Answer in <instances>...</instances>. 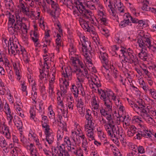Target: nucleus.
I'll return each instance as SVG.
<instances>
[{
    "label": "nucleus",
    "instance_id": "obj_19",
    "mask_svg": "<svg viewBox=\"0 0 156 156\" xmlns=\"http://www.w3.org/2000/svg\"><path fill=\"white\" fill-rule=\"evenodd\" d=\"M99 104L100 102L98 97L94 95H93L90 100V104L92 110L94 112V115L96 114L97 115V112H96L95 113L94 110L98 111L100 107Z\"/></svg>",
    "mask_w": 156,
    "mask_h": 156
},
{
    "label": "nucleus",
    "instance_id": "obj_47",
    "mask_svg": "<svg viewBox=\"0 0 156 156\" xmlns=\"http://www.w3.org/2000/svg\"><path fill=\"white\" fill-rule=\"evenodd\" d=\"M48 114L49 117L51 119H53L55 117V113L53 110V106L52 105H50L48 108Z\"/></svg>",
    "mask_w": 156,
    "mask_h": 156
},
{
    "label": "nucleus",
    "instance_id": "obj_20",
    "mask_svg": "<svg viewBox=\"0 0 156 156\" xmlns=\"http://www.w3.org/2000/svg\"><path fill=\"white\" fill-rule=\"evenodd\" d=\"M64 84V85L60 84V91H58L57 93V101L62 100L61 97L64 98L66 96L68 89V87H67L68 84L66 82H65Z\"/></svg>",
    "mask_w": 156,
    "mask_h": 156
},
{
    "label": "nucleus",
    "instance_id": "obj_17",
    "mask_svg": "<svg viewBox=\"0 0 156 156\" xmlns=\"http://www.w3.org/2000/svg\"><path fill=\"white\" fill-rule=\"evenodd\" d=\"M51 149L53 152L58 154V156H70L68 151L66 150L64 144L58 145L56 147H53Z\"/></svg>",
    "mask_w": 156,
    "mask_h": 156
},
{
    "label": "nucleus",
    "instance_id": "obj_30",
    "mask_svg": "<svg viewBox=\"0 0 156 156\" xmlns=\"http://www.w3.org/2000/svg\"><path fill=\"white\" fill-rule=\"evenodd\" d=\"M101 69L102 73L103 74L105 78L108 80H110V76L109 74L110 71L109 67L107 65H103Z\"/></svg>",
    "mask_w": 156,
    "mask_h": 156
},
{
    "label": "nucleus",
    "instance_id": "obj_8",
    "mask_svg": "<svg viewBox=\"0 0 156 156\" xmlns=\"http://www.w3.org/2000/svg\"><path fill=\"white\" fill-rule=\"evenodd\" d=\"M48 66L46 64L44 65L43 70L42 72L40 71V74L39 76L38 86L39 89L42 95H44L45 99L47 98V95L44 94L46 93L45 87L44 84L47 83L48 81Z\"/></svg>",
    "mask_w": 156,
    "mask_h": 156
},
{
    "label": "nucleus",
    "instance_id": "obj_26",
    "mask_svg": "<svg viewBox=\"0 0 156 156\" xmlns=\"http://www.w3.org/2000/svg\"><path fill=\"white\" fill-rule=\"evenodd\" d=\"M123 129L122 127H118V134L121 143L123 145L126 144V140L125 138V136L123 132Z\"/></svg>",
    "mask_w": 156,
    "mask_h": 156
},
{
    "label": "nucleus",
    "instance_id": "obj_2",
    "mask_svg": "<svg viewBox=\"0 0 156 156\" xmlns=\"http://www.w3.org/2000/svg\"><path fill=\"white\" fill-rule=\"evenodd\" d=\"M21 10H17L15 12L16 21L11 17L9 19L8 30L9 33L12 35V37L15 36L17 37L20 31L23 32H27V26L22 22L23 18L21 14Z\"/></svg>",
    "mask_w": 156,
    "mask_h": 156
},
{
    "label": "nucleus",
    "instance_id": "obj_11",
    "mask_svg": "<svg viewBox=\"0 0 156 156\" xmlns=\"http://www.w3.org/2000/svg\"><path fill=\"white\" fill-rule=\"evenodd\" d=\"M87 79L89 81H91V83L90 84V87L91 89H93V90L96 92L97 90L98 93L99 94V90H102L99 87L101 86V83L100 81L97 76L92 73L88 74L87 70Z\"/></svg>",
    "mask_w": 156,
    "mask_h": 156
},
{
    "label": "nucleus",
    "instance_id": "obj_53",
    "mask_svg": "<svg viewBox=\"0 0 156 156\" xmlns=\"http://www.w3.org/2000/svg\"><path fill=\"white\" fill-rule=\"evenodd\" d=\"M2 47L3 48L5 49L7 48L8 49L10 45V44L9 43V41L6 38L4 37H2Z\"/></svg>",
    "mask_w": 156,
    "mask_h": 156
},
{
    "label": "nucleus",
    "instance_id": "obj_16",
    "mask_svg": "<svg viewBox=\"0 0 156 156\" xmlns=\"http://www.w3.org/2000/svg\"><path fill=\"white\" fill-rule=\"evenodd\" d=\"M101 116L98 118V120L100 123L101 125H104V128L106 131V129H108L109 127H111L112 128V126H116L115 125V120L112 118V115H111V119L108 120L106 119L108 121L107 123L106 119L104 118V117L101 114Z\"/></svg>",
    "mask_w": 156,
    "mask_h": 156
},
{
    "label": "nucleus",
    "instance_id": "obj_46",
    "mask_svg": "<svg viewBox=\"0 0 156 156\" xmlns=\"http://www.w3.org/2000/svg\"><path fill=\"white\" fill-rule=\"evenodd\" d=\"M5 6L7 9L9 10L14 9V5L12 2V0H5Z\"/></svg>",
    "mask_w": 156,
    "mask_h": 156
},
{
    "label": "nucleus",
    "instance_id": "obj_45",
    "mask_svg": "<svg viewBox=\"0 0 156 156\" xmlns=\"http://www.w3.org/2000/svg\"><path fill=\"white\" fill-rule=\"evenodd\" d=\"M112 5H115L116 7L114 9H112V10H116L117 9L118 10H124L125 7L123 5L122 3L120 1V0H118V2L115 3Z\"/></svg>",
    "mask_w": 156,
    "mask_h": 156
},
{
    "label": "nucleus",
    "instance_id": "obj_18",
    "mask_svg": "<svg viewBox=\"0 0 156 156\" xmlns=\"http://www.w3.org/2000/svg\"><path fill=\"white\" fill-rule=\"evenodd\" d=\"M76 107L78 112L81 116L83 117L85 115V105L84 102L81 98H77L76 100Z\"/></svg>",
    "mask_w": 156,
    "mask_h": 156
},
{
    "label": "nucleus",
    "instance_id": "obj_3",
    "mask_svg": "<svg viewBox=\"0 0 156 156\" xmlns=\"http://www.w3.org/2000/svg\"><path fill=\"white\" fill-rule=\"evenodd\" d=\"M74 0V3L73 4L71 3V0H61L63 3L70 10H88V9L94 10V9H96V7L98 10L104 8L101 3H98L95 6L91 1L85 2L84 0Z\"/></svg>",
    "mask_w": 156,
    "mask_h": 156
},
{
    "label": "nucleus",
    "instance_id": "obj_50",
    "mask_svg": "<svg viewBox=\"0 0 156 156\" xmlns=\"http://www.w3.org/2000/svg\"><path fill=\"white\" fill-rule=\"evenodd\" d=\"M64 136V131L61 128L58 129L57 132V140L58 141L62 140Z\"/></svg>",
    "mask_w": 156,
    "mask_h": 156
},
{
    "label": "nucleus",
    "instance_id": "obj_61",
    "mask_svg": "<svg viewBox=\"0 0 156 156\" xmlns=\"http://www.w3.org/2000/svg\"><path fill=\"white\" fill-rule=\"evenodd\" d=\"M10 90L7 87H0V95H4L5 94L6 95Z\"/></svg>",
    "mask_w": 156,
    "mask_h": 156
},
{
    "label": "nucleus",
    "instance_id": "obj_23",
    "mask_svg": "<svg viewBox=\"0 0 156 156\" xmlns=\"http://www.w3.org/2000/svg\"><path fill=\"white\" fill-rule=\"evenodd\" d=\"M23 13L29 18L33 19L34 17L35 20L38 19L40 17V12L37 11L31 10H22Z\"/></svg>",
    "mask_w": 156,
    "mask_h": 156
},
{
    "label": "nucleus",
    "instance_id": "obj_55",
    "mask_svg": "<svg viewBox=\"0 0 156 156\" xmlns=\"http://www.w3.org/2000/svg\"><path fill=\"white\" fill-rule=\"evenodd\" d=\"M123 41H124V39L122 38V35H120L118 33L116 34L115 39L116 43L120 44L122 43Z\"/></svg>",
    "mask_w": 156,
    "mask_h": 156
},
{
    "label": "nucleus",
    "instance_id": "obj_9",
    "mask_svg": "<svg viewBox=\"0 0 156 156\" xmlns=\"http://www.w3.org/2000/svg\"><path fill=\"white\" fill-rule=\"evenodd\" d=\"M139 106V108L140 110V113L137 114L141 116L143 119L148 124L153 126L155 123V121L151 116L147 113V112L145 109V104L142 99H140L137 101Z\"/></svg>",
    "mask_w": 156,
    "mask_h": 156
},
{
    "label": "nucleus",
    "instance_id": "obj_58",
    "mask_svg": "<svg viewBox=\"0 0 156 156\" xmlns=\"http://www.w3.org/2000/svg\"><path fill=\"white\" fill-rule=\"evenodd\" d=\"M143 6L142 7V10H147L149 9V10H156L154 9L153 8H151L149 7V2H143Z\"/></svg>",
    "mask_w": 156,
    "mask_h": 156
},
{
    "label": "nucleus",
    "instance_id": "obj_38",
    "mask_svg": "<svg viewBox=\"0 0 156 156\" xmlns=\"http://www.w3.org/2000/svg\"><path fill=\"white\" fill-rule=\"evenodd\" d=\"M82 128L80 126L78 127L75 128H74L73 129H72L71 131V136H72V138L73 141L75 143H76V140L75 138V134L82 131L83 130L82 129Z\"/></svg>",
    "mask_w": 156,
    "mask_h": 156
},
{
    "label": "nucleus",
    "instance_id": "obj_41",
    "mask_svg": "<svg viewBox=\"0 0 156 156\" xmlns=\"http://www.w3.org/2000/svg\"><path fill=\"white\" fill-rule=\"evenodd\" d=\"M44 103L42 100H41L39 102V108L37 110L38 113L40 115L44 114L45 113L44 107Z\"/></svg>",
    "mask_w": 156,
    "mask_h": 156
},
{
    "label": "nucleus",
    "instance_id": "obj_40",
    "mask_svg": "<svg viewBox=\"0 0 156 156\" xmlns=\"http://www.w3.org/2000/svg\"><path fill=\"white\" fill-rule=\"evenodd\" d=\"M74 84H73L71 88V91L74 96V97L77 98L79 95V89Z\"/></svg>",
    "mask_w": 156,
    "mask_h": 156
},
{
    "label": "nucleus",
    "instance_id": "obj_48",
    "mask_svg": "<svg viewBox=\"0 0 156 156\" xmlns=\"http://www.w3.org/2000/svg\"><path fill=\"white\" fill-rule=\"evenodd\" d=\"M142 118L138 115L134 116L132 118V122L134 123H138L139 125L143 123Z\"/></svg>",
    "mask_w": 156,
    "mask_h": 156
},
{
    "label": "nucleus",
    "instance_id": "obj_15",
    "mask_svg": "<svg viewBox=\"0 0 156 156\" xmlns=\"http://www.w3.org/2000/svg\"><path fill=\"white\" fill-rule=\"evenodd\" d=\"M118 127L116 126L109 127V129H106V132L108 136L110 137L111 140L115 144L118 145L119 142L117 135L118 134Z\"/></svg>",
    "mask_w": 156,
    "mask_h": 156
},
{
    "label": "nucleus",
    "instance_id": "obj_22",
    "mask_svg": "<svg viewBox=\"0 0 156 156\" xmlns=\"http://www.w3.org/2000/svg\"><path fill=\"white\" fill-rule=\"evenodd\" d=\"M72 61V65L76 67L75 70L77 69H80L77 67L78 66H80L82 69V71H84L85 69H87L86 66H85V65L84 64L83 62L80 61V59L77 57H72L71 59Z\"/></svg>",
    "mask_w": 156,
    "mask_h": 156
},
{
    "label": "nucleus",
    "instance_id": "obj_14",
    "mask_svg": "<svg viewBox=\"0 0 156 156\" xmlns=\"http://www.w3.org/2000/svg\"><path fill=\"white\" fill-rule=\"evenodd\" d=\"M98 50H97V53L99 58L102 63L105 64L103 65H107L108 62V56L105 48L101 45L98 46Z\"/></svg>",
    "mask_w": 156,
    "mask_h": 156
},
{
    "label": "nucleus",
    "instance_id": "obj_37",
    "mask_svg": "<svg viewBox=\"0 0 156 156\" xmlns=\"http://www.w3.org/2000/svg\"><path fill=\"white\" fill-rule=\"evenodd\" d=\"M139 57L144 61H147L148 56L147 52L143 49H141L140 52L138 53Z\"/></svg>",
    "mask_w": 156,
    "mask_h": 156
},
{
    "label": "nucleus",
    "instance_id": "obj_57",
    "mask_svg": "<svg viewBox=\"0 0 156 156\" xmlns=\"http://www.w3.org/2000/svg\"><path fill=\"white\" fill-rule=\"evenodd\" d=\"M104 3L106 7H108L111 10L112 9H114L116 7L115 5H112V4L111 3L110 0H103Z\"/></svg>",
    "mask_w": 156,
    "mask_h": 156
},
{
    "label": "nucleus",
    "instance_id": "obj_33",
    "mask_svg": "<svg viewBox=\"0 0 156 156\" xmlns=\"http://www.w3.org/2000/svg\"><path fill=\"white\" fill-rule=\"evenodd\" d=\"M130 122V118L129 115H125L123 117V126L125 129H127Z\"/></svg>",
    "mask_w": 156,
    "mask_h": 156
},
{
    "label": "nucleus",
    "instance_id": "obj_5",
    "mask_svg": "<svg viewBox=\"0 0 156 156\" xmlns=\"http://www.w3.org/2000/svg\"><path fill=\"white\" fill-rule=\"evenodd\" d=\"M121 54L124 57L121 63L122 65V69L123 71L127 72L128 70V64L126 63L136 65L138 64V60L135 56H134L133 51L130 48L128 49H121Z\"/></svg>",
    "mask_w": 156,
    "mask_h": 156
},
{
    "label": "nucleus",
    "instance_id": "obj_60",
    "mask_svg": "<svg viewBox=\"0 0 156 156\" xmlns=\"http://www.w3.org/2000/svg\"><path fill=\"white\" fill-rule=\"evenodd\" d=\"M7 145V143L4 136H0V146L2 147H5Z\"/></svg>",
    "mask_w": 156,
    "mask_h": 156
},
{
    "label": "nucleus",
    "instance_id": "obj_34",
    "mask_svg": "<svg viewBox=\"0 0 156 156\" xmlns=\"http://www.w3.org/2000/svg\"><path fill=\"white\" fill-rule=\"evenodd\" d=\"M80 23L81 27L85 31L87 32L90 30L89 29L91 27H89L88 23L87 22L81 19L80 20Z\"/></svg>",
    "mask_w": 156,
    "mask_h": 156
},
{
    "label": "nucleus",
    "instance_id": "obj_25",
    "mask_svg": "<svg viewBox=\"0 0 156 156\" xmlns=\"http://www.w3.org/2000/svg\"><path fill=\"white\" fill-rule=\"evenodd\" d=\"M62 34H57L55 39L56 50L57 52L59 51V48L62 46V40L61 39Z\"/></svg>",
    "mask_w": 156,
    "mask_h": 156
},
{
    "label": "nucleus",
    "instance_id": "obj_42",
    "mask_svg": "<svg viewBox=\"0 0 156 156\" xmlns=\"http://www.w3.org/2000/svg\"><path fill=\"white\" fill-rule=\"evenodd\" d=\"M94 130L89 129L86 131V135L90 141L95 140V134L94 133Z\"/></svg>",
    "mask_w": 156,
    "mask_h": 156
},
{
    "label": "nucleus",
    "instance_id": "obj_36",
    "mask_svg": "<svg viewBox=\"0 0 156 156\" xmlns=\"http://www.w3.org/2000/svg\"><path fill=\"white\" fill-rule=\"evenodd\" d=\"M28 140L30 141L33 140L34 141L38 138L37 135L35 132L30 129L29 132Z\"/></svg>",
    "mask_w": 156,
    "mask_h": 156
},
{
    "label": "nucleus",
    "instance_id": "obj_52",
    "mask_svg": "<svg viewBox=\"0 0 156 156\" xmlns=\"http://www.w3.org/2000/svg\"><path fill=\"white\" fill-rule=\"evenodd\" d=\"M111 48L112 51H114L115 53V54L117 55H118V54L119 53V51L121 53V51H120V50L126 49L124 48H122L121 47H119V46L116 45L112 46L111 47Z\"/></svg>",
    "mask_w": 156,
    "mask_h": 156
},
{
    "label": "nucleus",
    "instance_id": "obj_7",
    "mask_svg": "<svg viewBox=\"0 0 156 156\" xmlns=\"http://www.w3.org/2000/svg\"><path fill=\"white\" fill-rule=\"evenodd\" d=\"M139 36L140 37L137 39V43L141 49L147 50L154 49L153 47L151 46L152 38L150 35L147 33H145L143 30H140L138 32Z\"/></svg>",
    "mask_w": 156,
    "mask_h": 156
},
{
    "label": "nucleus",
    "instance_id": "obj_44",
    "mask_svg": "<svg viewBox=\"0 0 156 156\" xmlns=\"http://www.w3.org/2000/svg\"><path fill=\"white\" fill-rule=\"evenodd\" d=\"M44 2H46L48 4H51L52 8L54 10H58L59 9L58 5L56 2L52 0H43Z\"/></svg>",
    "mask_w": 156,
    "mask_h": 156
},
{
    "label": "nucleus",
    "instance_id": "obj_6",
    "mask_svg": "<svg viewBox=\"0 0 156 156\" xmlns=\"http://www.w3.org/2000/svg\"><path fill=\"white\" fill-rule=\"evenodd\" d=\"M80 41L82 43V47L80 48V50L81 51L85 58V62L89 66H92V60L91 59V56L90 55V51L88 50V47H90V42L89 41L87 37L83 36L82 34L80 33L78 34Z\"/></svg>",
    "mask_w": 156,
    "mask_h": 156
},
{
    "label": "nucleus",
    "instance_id": "obj_35",
    "mask_svg": "<svg viewBox=\"0 0 156 156\" xmlns=\"http://www.w3.org/2000/svg\"><path fill=\"white\" fill-rule=\"evenodd\" d=\"M69 54L73 55L76 52V48L74 44V40L73 39H70V43L69 48Z\"/></svg>",
    "mask_w": 156,
    "mask_h": 156
},
{
    "label": "nucleus",
    "instance_id": "obj_62",
    "mask_svg": "<svg viewBox=\"0 0 156 156\" xmlns=\"http://www.w3.org/2000/svg\"><path fill=\"white\" fill-rule=\"evenodd\" d=\"M101 33L106 37L109 36L110 34L109 30L105 28L101 27L100 29Z\"/></svg>",
    "mask_w": 156,
    "mask_h": 156
},
{
    "label": "nucleus",
    "instance_id": "obj_54",
    "mask_svg": "<svg viewBox=\"0 0 156 156\" xmlns=\"http://www.w3.org/2000/svg\"><path fill=\"white\" fill-rule=\"evenodd\" d=\"M85 118L87 121L93 120V117L91 115V112L89 109H86V111Z\"/></svg>",
    "mask_w": 156,
    "mask_h": 156
},
{
    "label": "nucleus",
    "instance_id": "obj_21",
    "mask_svg": "<svg viewBox=\"0 0 156 156\" xmlns=\"http://www.w3.org/2000/svg\"><path fill=\"white\" fill-rule=\"evenodd\" d=\"M76 136V143L75 144H77L78 146L80 144L81 140L82 143L87 142V139L85 136V133L83 131L75 134Z\"/></svg>",
    "mask_w": 156,
    "mask_h": 156
},
{
    "label": "nucleus",
    "instance_id": "obj_63",
    "mask_svg": "<svg viewBox=\"0 0 156 156\" xmlns=\"http://www.w3.org/2000/svg\"><path fill=\"white\" fill-rule=\"evenodd\" d=\"M41 125L42 128L44 129V132L45 134L52 131V130L50 128V126L48 125V123L42 124Z\"/></svg>",
    "mask_w": 156,
    "mask_h": 156
},
{
    "label": "nucleus",
    "instance_id": "obj_1",
    "mask_svg": "<svg viewBox=\"0 0 156 156\" xmlns=\"http://www.w3.org/2000/svg\"><path fill=\"white\" fill-rule=\"evenodd\" d=\"M99 95L101 100L103 101L104 108L100 109V113L106 119L108 120L111 118L112 115L113 102L110 99V97H112V100L116 101V96L111 89H108L106 90H99Z\"/></svg>",
    "mask_w": 156,
    "mask_h": 156
},
{
    "label": "nucleus",
    "instance_id": "obj_31",
    "mask_svg": "<svg viewBox=\"0 0 156 156\" xmlns=\"http://www.w3.org/2000/svg\"><path fill=\"white\" fill-rule=\"evenodd\" d=\"M127 129H128L127 132V135L129 137L133 136L135 133H137V129L133 125H129Z\"/></svg>",
    "mask_w": 156,
    "mask_h": 156
},
{
    "label": "nucleus",
    "instance_id": "obj_59",
    "mask_svg": "<svg viewBox=\"0 0 156 156\" xmlns=\"http://www.w3.org/2000/svg\"><path fill=\"white\" fill-rule=\"evenodd\" d=\"M125 16L127 18H129V20H130L132 23L136 24L138 23V20L136 18L132 17L129 13H126L125 14Z\"/></svg>",
    "mask_w": 156,
    "mask_h": 156
},
{
    "label": "nucleus",
    "instance_id": "obj_12",
    "mask_svg": "<svg viewBox=\"0 0 156 156\" xmlns=\"http://www.w3.org/2000/svg\"><path fill=\"white\" fill-rule=\"evenodd\" d=\"M72 71L71 68L70 66H68L65 68V70H63L62 72V74L63 77L62 79L59 80L60 83L61 85H64L65 83L66 82L68 87L69 85V81L71 80L72 79V73L74 72V71Z\"/></svg>",
    "mask_w": 156,
    "mask_h": 156
},
{
    "label": "nucleus",
    "instance_id": "obj_28",
    "mask_svg": "<svg viewBox=\"0 0 156 156\" xmlns=\"http://www.w3.org/2000/svg\"><path fill=\"white\" fill-rule=\"evenodd\" d=\"M47 141L49 144H51L54 142L55 134L52 131L45 134Z\"/></svg>",
    "mask_w": 156,
    "mask_h": 156
},
{
    "label": "nucleus",
    "instance_id": "obj_13",
    "mask_svg": "<svg viewBox=\"0 0 156 156\" xmlns=\"http://www.w3.org/2000/svg\"><path fill=\"white\" fill-rule=\"evenodd\" d=\"M77 78L76 85L78 89L83 87V83L84 82L85 78H87V70L82 71L80 69H77L74 71Z\"/></svg>",
    "mask_w": 156,
    "mask_h": 156
},
{
    "label": "nucleus",
    "instance_id": "obj_64",
    "mask_svg": "<svg viewBox=\"0 0 156 156\" xmlns=\"http://www.w3.org/2000/svg\"><path fill=\"white\" fill-rule=\"evenodd\" d=\"M63 140L65 145L66 144L67 145V147H69V146L71 145L72 144V142L70 140V138L67 136H65L63 138Z\"/></svg>",
    "mask_w": 156,
    "mask_h": 156
},
{
    "label": "nucleus",
    "instance_id": "obj_51",
    "mask_svg": "<svg viewBox=\"0 0 156 156\" xmlns=\"http://www.w3.org/2000/svg\"><path fill=\"white\" fill-rule=\"evenodd\" d=\"M27 32H22V42L26 45L28 44V37L27 35Z\"/></svg>",
    "mask_w": 156,
    "mask_h": 156
},
{
    "label": "nucleus",
    "instance_id": "obj_49",
    "mask_svg": "<svg viewBox=\"0 0 156 156\" xmlns=\"http://www.w3.org/2000/svg\"><path fill=\"white\" fill-rule=\"evenodd\" d=\"M47 12L49 13L52 17L55 20L57 16L59 15V10H46Z\"/></svg>",
    "mask_w": 156,
    "mask_h": 156
},
{
    "label": "nucleus",
    "instance_id": "obj_32",
    "mask_svg": "<svg viewBox=\"0 0 156 156\" xmlns=\"http://www.w3.org/2000/svg\"><path fill=\"white\" fill-rule=\"evenodd\" d=\"M124 20L121 21L119 23V26L120 27L123 28L128 25L132 26L131 22L129 21V18L125 16V14L124 15Z\"/></svg>",
    "mask_w": 156,
    "mask_h": 156
},
{
    "label": "nucleus",
    "instance_id": "obj_27",
    "mask_svg": "<svg viewBox=\"0 0 156 156\" xmlns=\"http://www.w3.org/2000/svg\"><path fill=\"white\" fill-rule=\"evenodd\" d=\"M15 125L17 129L19 130L20 132H23V122L20 119L17 117V119L16 120H13Z\"/></svg>",
    "mask_w": 156,
    "mask_h": 156
},
{
    "label": "nucleus",
    "instance_id": "obj_10",
    "mask_svg": "<svg viewBox=\"0 0 156 156\" xmlns=\"http://www.w3.org/2000/svg\"><path fill=\"white\" fill-rule=\"evenodd\" d=\"M73 14L76 16H82L85 18L89 19L92 26H97L98 21L94 14L90 10H73Z\"/></svg>",
    "mask_w": 156,
    "mask_h": 156
},
{
    "label": "nucleus",
    "instance_id": "obj_29",
    "mask_svg": "<svg viewBox=\"0 0 156 156\" xmlns=\"http://www.w3.org/2000/svg\"><path fill=\"white\" fill-rule=\"evenodd\" d=\"M74 100L73 97L71 96H68L67 98L66 105L69 109L73 110L74 105Z\"/></svg>",
    "mask_w": 156,
    "mask_h": 156
},
{
    "label": "nucleus",
    "instance_id": "obj_24",
    "mask_svg": "<svg viewBox=\"0 0 156 156\" xmlns=\"http://www.w3.org/2000/svg\"><path fill=\"white\" fill-rule=\"evenodd\" d=\"M57 111L58 113V119L59 121H61L62 116L65 118L67 117V114L68 112L67 108L62 109L60 108L59 107H57Z\"/></svg>",
    "mask_w": 156,
    "mask_h": 156
},
{
    "label": "nucleus",
    "instance_id": "obj_39",
    "mask_svg": "<svg viewBox=\"0 0 156 156\" xmlns=\"http://www.w3.org/2000/svg\"><path fill=\"white\" fill-rule=\"evenodd\" d=\"M68 151H70L72 153L76 156H78V148L73 144H71L67 147Z\"/></svg>",
    "mask_w": 156,
    "mask_h": 156
},
{
    "label": "nucleus",
    "instance_id": "obj_4",
    "mask_svg": "<svg viewBox=\"0 0 156 156\" xmlns=\"http://www.w3.org/2000/svg\"><path fill=\"white\" fill-rule=\"evenodd\" d=\"M12 42H10L8 51L9 54L15 55L16 53L22 55L23 59L26 63H28L30 61V56L24 48L19 45L17 37L15 36L12 37Z\"/></svg>",
    "mask_w": 156,
    "mask_h": 156
},
{
    "label": "nucleus",
    "instance_id": "obj_43",
    "mask_svg": "<svg viewBox=\"0 0 156 156\" xmlns=\"http://www.w3.org/2000/svg\"><path fill=\"white\" fill-rule=\"evenodd\" d=\"M30 35L33 41L36 42L37 40H39V36L38 31H32L30 34Z\"/></svg>",
    "mask_w": 156,
    "mask_h": 156
},
{
    "label": "nucleus",
    "instance_id": "obj_56",
    "mask_svg": "<svg viewBox=\"0 0 156 156\" xmlns=\"http://www.w3.org/2000/svg\"><path fill=\"white\" fill-rule=\"evenodd\" d=\"M6 115V118L7 120L8 121V122L9 124V125L11 124L12 122V120H13V113L12 112H10L5 114Z\"/></svg>",
    "mask_w": 156,
    "mask_h": 156
}]
</instances>
